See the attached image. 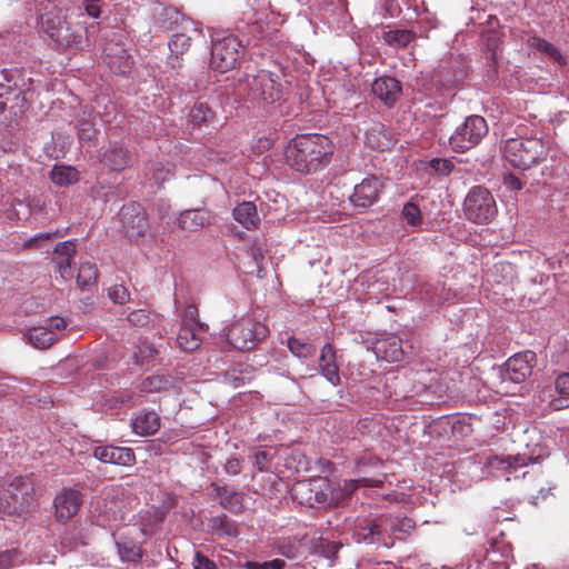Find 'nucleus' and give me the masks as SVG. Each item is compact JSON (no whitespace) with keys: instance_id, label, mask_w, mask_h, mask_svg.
Listing matches in <instances>:
<instances>
[{"instance_id":"nucleus-40","label":"nucleus","mask_w":569,"mask_h":569,"mask_svg":"<svg viewBox=\"0 0 569 569\" xmlns=\"http://www.w3.org/2000/svg\"><path fill=\"white\" fill-rule=\"evenodd\" d=\"M212 111L206 103H197L189 111V121L193 126L200 127L212 118Z\"/></svg>"},{"instance_id":"nucleus-24","label":"nucleus","mask_w":569,"mask_h":569,"mask_svg":"<svg viewBox=\"0 0 569 569\" xmlns=\"http://www.w3.org/2000/svg\"><path fill=\"white\" fill-rule=\"evenodd\" d=\"M82 37L83 27L77 26L76 28H71V26L64 19L58 27L57 31L52 33L50 39L63 48H78L82 43Z\"/></svg>"},{"instance_id":"nucleus-1","label":"nucleus","mask_w":569,"mask_h":569,"mask_svg":"<svg viewBox=\"0 0 569 569\" xmlns=\"http://www.w3.org/2000/svg\"><path fill=\"white\" fill-rule=\"evenodd\" d=\"M332 141L322 134H300L287 146L284 157L288 166L300 173H315L331 160Z\"/></svg>"},{"instance_id":"nucleus-33","label":"nucleus","mask_w":569,"mask_h":569,"mask_svg":"<svg viewBox=\"0 0 569 569\" xmlns=\"http://www.w3.org/2000/svg\"><path fill=\"white\" fill-rule=\"evenodd\" d=\"M101 161L111 170H120L127 166V152L122 146L112 144L102 153Z\"/></svg>"},{"instance_id":"nucleus-39","label":"nucleus","mask_w":569,"mask_h":569,"mask_svg":"<svg viewBox=\"0 0 569 569\" xmlns=\"http://www.w3.org/2000/svg\"><path fill=\"white\" fill-rule=\"evenodd\" d=\"M117 548L122 561L137 562L142 557L141 549L132 542H117Z\"/></svg>"},{"instance_id":"nucleus-63","label":"nucleus","mask_w":569,"mask_h":569,"mask_svg":"<svg viewBox=\"0 0 569 569\" xmlns=\"http://www.w3.org/2000/svg\"><path fill=\"white\" fill-rule=\"evenodd\" d=\"M526 569H541V568L539 565L533 563V565L528 566Z\"/></svg>"},{"instance_id":"nucleus-21","label":"nucleus","mask_w":569,"mask_h":569,"mask_svg":"<svg viewBox=\"0 0 569 569\" xmlns=\"http://www.w3.org/2000/svg\"><path fill=\"white\" fill-rule=\"evenodd\" d=\"M365 142L372 150L385 151L393 146L395 138L385 124L376 122L366 130Z\"/></svg>"},{"instance_id":"nucleus-49","label":"nucleus","mask_w":569,"mask_h":569,"mask_svg":"<svg viewBox=\"0 0 569 569\" xmlns=\"http://www.w3.org/2000/svg\"><path fill=\"white\" fill-rule=\"evenodd\" d=\"M128 321L133 326L143 327L150 321V313L144 309L132 310L128 315Z\"/></svg>"},{"instance_id":"nucleus-15","label":"nucleus","mask_w":569,"mask_h":569,"mask_svg":"<svg viewBox=\"0 0 569 569\" xmlns=\"http://www.w3.org/2000/svg\"><path fill=\"white\" fill-rule=\"evenodd\" d=\"M541 401L547 402L553 410H561L569 407V372L557 377L553 387H549L542 391Z\"/></svg>"},{"instance_id":"nucleus-3","label":"nucleus","mask_w":569,"mask_h":569,"mask_svg":"<svg viewBox=\"0 0 569 569\" xmlns=\"http://www.w3.org/2000/svg\"><path fill=\"white\" fill-rule=\"evenodd\" d=\"M550 139L511 138L505 142L503 157L515 168L526 170L532 164L546 161L553 156Z\"/></svg>"},{"instance_id":"nucleus-22","label":"nucleus","mask_w":569,"mask_h":569,"mask_svg":"<svg viewBox=\"0 0 569 569\" xmlns=\"http://www.w3.org/2000/svg\"><path fill=\"white\" fill-rule=\"evenodd\" d=\"M28 487V483L20 477H14L9 483L3 482L0 486V505L9 511L11 509L16 510L19 496L22 495Z\"/></svg>"},{"instance_id":"nucleus-57","label":"nucleus","mask_w":569,"mask_h":569,"mask_svg":"<svg viewBox=\"0 0 569 569\" xmlns=\"http://www.w3.org/2000/svg\"><path fill=\"white\" fill-rule=\"evenodd\" d=\"M503 183L510 190H520L522 188L520 179L512 173H508L505 176Z\"/></svg>"},{"instance_id":"nucleus-51","label":"nucleus","mask_w":569,"mask_h":569,"mask_svg":"<svg viewBox=\"0 0 569 569\" xmlns=\"http://www.w3.org/2000/svg\"><path fill=\"white\" fill-rule=\"evenodd\" d=\"M18 559L19 556L16 550L0 551V569L9 568L10 566L14 565Z\"/></svg>"},{"instance_id":"nucleus-14","label":"nucleus","mask_w":569,"mask_h":569,"mask_svg":"<svg viewBox=\"0 0 569 569\" xmlns=\"http://www.w3.org/2000/svg\"><path fill=\"white\" fill-rule=\"evenodd\" d=\"M383 186V181L380 178L368 176L355 186L350 199L355 206L366 208L378 200Z\"/></svg>"},{"instance_id":"nucleus-5","label":"nucleus","mask_w":569,"mask_h":569,"mask_svg":"<svg viewBox=\"0 0 569 569\" xmlns=\"http://www.w3.org/2000/svg\"><path fill=\"white\" fill-rule=\"evenodd\" d=\"M332 481L328 478H312L297 481L291 487V497L301 506L320 508L331 502Z\"/></svg>"},{"instance_id":"nucleus-37","label":"nucleus","mask_w":569,"mask_h":569,"mask_svg":"<svg viewBox=\"0 0 569 569\" xmlns=\"http://www.w3.org/2000/svg\"><path fill=\"white\" fill-rule=\"evenodd\" d=\"M288 347L291 353L299 359L310 358L316 352V347L313 345L295 337L288 339Z\"/></svg>"},{"instance_id":"nucleus-7","label":"nucleus","mask_w":569,"mask_h":569,"mask_svg":"<svg viewBox=\"0 0 569 569\" xmlns=\"http://www.w3.org/2000/svg\"><path fill=\"white\" fill-rule=\"evenodd\" d=\"M244 51L241 41L232 34L212 41L210 67L218 72L234 69Z\"/></svg>"},{"instance_id":"nucleus-52","label":"nucleus","mask_w":569,"mask_h":569,"mask_svg":"<svg viewBox=\"0 0 569 569\" xmlns=\"http://www.w3.org/2000/svg\"><path fill=\"white\" fill-rule=\"evenodd\" d=\"M50 331H56L59 337V332L67 328V321L61 317H50L43 321Z\"/></svg>"},{"instance_id":"nucleus-6","label":"nucleus","mask_w":569,"mask_h":569,"mask_svg":"<svg viewBox=\"0 0 569 569\" xmlns=\"http://www.w3.org/2000/svg\"><path fill=\"white\" fill-rule=\"evenodd\" d=\"M497 212L496 200L487 188L476 186L469 190L463 201V213L469 221L488 223Z\"/></svg>"},{"instance_id":"nucleus-32","label":"nucleus","mask_w":569,"mask_h":569,"mask_svg":"<svg viewBox=\"0 0 569 569\" xmlns=\"http://www.w3.org/2000/svg\"><path fill=\"white\" fill-rule=\"evenodd\" d=\"M233 218L247 229L254 227L259 220L256 206L249 201L241 202L233 209Z\"/></svg>"},{"instance_id":"nucleus-12","label":"nucleus","mask_w":569,"mask_h":569,"mask_svg":"<svg viewBox=\"0 0 569 569\" xmlns=\"http://www.w3.org/2000/svg\"><path fill=\"white\" fill-rule=\"evenodd\" d=\"M82 503V495L76 488H63L53 500L54 516L58 521L66 522L77 515Z\"/></svg>"},{"instance_id":"nucleus-30","label":"nucleus","mask_w":569,"mask_h":569,"mask_svg":"<svg viewBox=\"0 0 569 569\" xmlns=\"http://www.w3.org/2000/svg\"><path fill=\"white\" fill-rule=\"evenodd\" d=\"M204 330L192 329V327L181 326L177 335V345L183 351H193L201 343V333Z\"/></svg>"},{"instance_id":"nucleus-29","label":"nucleus","mask_w":569,"mask_h":569,"mask_svg":"<svg viewBox=\"0 0 569 569\" xmlns=\"http://www.w3.org/2000/svg\"><path fill=\"white\" fill-rule=\"evenodd\" d=\"M527 43L529 48L535 49L541 56H545L559 64L565 63V58L559 49L546 39L533 36L528 39Z\"/></svg>"},{"instance_id":"nucleus-10","label":"nucleus","mask_w":569,"mask_h":569,"mask_svg":"<svg viewBox=\"0 0 569 569\" xmlns=\"http://www.w3.org/2000/svg\"><path fill=\"white\" fill-rule=\"evenodd\" d=\"M122 229L127 238L134 242L144 240L149 230L147 214L138 203L123 206L120 211Z\"/></svg>"},{"instance_id":"nucleus-55","label":"nucleus","mask_w":569,"mask_h":569,"mask_svg":"<svg viewBox=\"0 0 569 569\" xmlns=\"http://www.w3.org/2000/svg\"><path fill=\"white\" fill-rule=\"evenodd\" d=\"M268 453L266 451H257L252 456V463L259 470L263 471L267 469Z\"/></svg>"},{"instance_id":"nucleus-25","label":"nucleus","mask_w":569,"mask_h":569,"mask_svg":"<svg viewBox=\"0 0 569 569\" xmlns=\"http://www.w3.org/2000/svg\"><path fill=\"white\" fill-rule=\"evenodd\" d=\"M24 336L37 349H47L58 340L56 331H50L44 323L28 329Z\"/></svg>"},{"instance_id":"nucleus-16","label":"nucleus","mask_w":569,"mask_h":569,"mask_svg":"<svg viewBox=\"0 0 569 569\" xmlns=\"http://www.w3.org/2000/svg\"><path fill=\"white\" fill-rule=\"evenodd\" d=\"M93 456L101 462L129 467L136 462V457L130 448L116 446H99L93 450Z\"/></svg>"},{"instance_id":"nucleus-43","label":"nucleus","mask_w":569,"mask_h":569,"mask_svg":"<svg viewBox=\"0 0 569 569\" xmlns=\"http://www.w3.org/2000/svg\"><path fill=\"white\" fill-rule=\"evenodd\" d=\"M198 309L193 306L184 308L181 316V326L192 327V329L206 330L204 323L198 320Z\"/></svg>"},{"instance_id":"nucleus-47","label":"nucleus","mask_w":569,"mask_h":569,"mask_svg":"<svg viewBox=\"0 0 569 569\" xmlns=\"http://www.w3.org/2000/svg\"><path fill=\"white\" fill-rule=\"evenodd\" d=\"M109 298L119 305H123L129 300V291L122 284H114L108 290Z\"/></svg>"},{"instance_id":"nucleus-48","label":"nucleus","mask_w":569,"mask_h":569,"mask_svg":"<svg viewBox=\"0 0 569 569\" xmlns=\"http://www.w3.org/2000/svg\"><path fill=\"white\" fill-rule=\"evenodd\" d=\"M12 214H14L18 220H27L31 214L30 204L24 200L16 199L12 203Z\"/></svg>"},{"instance_id":"nucleus-56","label":"nucleus","mask_w":569,"mask_h":569,"mask_svg":"<svg viewBox=\"0 0 569 569\" xmlns=\"http://www.w3.org/2000/svg\"><path fill=\"white\" fill-rule=\"evenodd\" d=\"M153 176H154V179L157 181H166L168 179H170V177L172 176V167L171 166H167V167H157L153 171Z\"/></svg>"},{"instance_id":"nucleus-36","label":"nucleus","mask_w":569,"mask_h":569,"mask_svg":"<svg viewBox=\"0 0 569 569\" xmlns=\"http://www.w3.org/2000/svg\"><path fill=\"white\" fill-rule=\"evenodd\" d=\"M64 233H66V231H62L60 229H57L52 232L37 233L33 237L23 241L22 249H33V250L42 249L47 246V243L49 241H51L52 239L59 238V237H63Z\"/></svg>"},{"instance_id":"nucleus-18","label":"nucleus","mask_w":569,"mask_h":569,"mask_svg":"<svg viewBox=\"0 0 569 569\" xmlns=\"http://www.w3.org/2000/svg\"><path fill=\"white\" fill-rule=\"evenodd\" d=\"M64 14L52 1H46L41 3L38 12V26L39 28L49 36L57 31L58 27L64 20Z\"/></svg>"},{"instance_id":"nucleus-38","label":"nucleus","mask_w":569,"mask_h":569,"mask_svg":"<svg viewBox=\"0 0 569 569\" xmlns=\"http://www.w3.org/2000/svg\"><path fill=\"white\" fill-rule=\"evenodd\" d=\"M169 386H171V381L164 376H151L141 382L140 390L144 393H151L166 390Z\"/></svg>"},{"instance_id":"nucleus-35","label":"nucleus","mask_w":569,"mask_h":569,"mask_svg":"<svg viewBox=\"0 0 569 569\" xmlns=\"http://www.w3.org/2000/svg\"><path fill=\"white\" fill-rule=\"evenodd\" d=\"M415 38V33L407 29H395L383 33V40L393 48H403Z\"/></svg>"},{"instance_id":"nucleus-54","label":"nucleus","mask_w":569,"mask_h":569,"mask_svg":"<svg viewBox=\"0 0 569 569\" xmlns=\"http://www.w3.org/2000/svg\"><path fill=\"white\" fill-rule=\"evenodd\" d=\"M71 260L72 257H58V268L62 278L71 277Z\"/></svg>"},{"instance_id":"nucleus-11","label":"nucleus","mask_w":569,"mask_h":569,"mask_svg":"<svg viewBox=\"0 0 569 569\" xmlns=\"http://www.w3.org/2000/svg\"><path fill=\"white\" fill-rule=\"evenodd\" d=\"M536 362V353L527 350L510 357L501 370V382H523L532 372Z\"/></svg>"},{"instance_id":"nucleus-28","label":"nucleus","mask_w":569,"mask_h":569,"mask_svg":"<svg viewBox=\"0 0 569 569\" xmlns=\"http://www.w3.org/2000/svg\"><path fill=\"white\" fill-rule=\"evenodd\" d=\"M376 353L388 362L400 361L403 357L400 340L397 337H389L376 345Z\"/></svg>"},{"instance_id":"nucleus-4","label":"nucleus","mask_w":569,"mask_h":569,"mask_svg":"<svg viewBox=\"0 0 569 569\" xmlns=\"http://www.w3.org/2000/svg\"><path fill=\"white\" fill-rule=\"evenodd\" d=\"M238 92L253 102L273 103L281 98L282 87L279 76L267 70L247 74L238 83Z\"/></svg>"},{"instance_id":"nucleus-19","label":"nucleus","mask_w":569,"mask_h":569,"mask_svg":"<svg viewBox=\"0 0 569 569\" xmlns=\"http://www.w3.org/2000/svg\"><path fill=\"white\" fill-rule=\"evenodd\" d=\"M371 91L381 102L391 107L401 93V84L392 77H380L372 82Z\"/></svg>"},{"instance_id":"nucleus-13","label":"nucleus","mask_w":569,"mask_h":569,"mask_svg":"<svg viewBox=\"0 0 569 569\" xmlns=\"http://www.w3.org/2000/svg\"><path fill=\"white\" fill-rule=\"evenodd\" d=\"M541 448L535 449L531 453H517L515 456H492L488 458V465L493 470L505 472H516L518 469L526 467L529 462H537L541 457Z\"/></svg>"},{"instance_id":"nucleus-9","label":"nucleus","mask_w":569,"mask_h":569,"mask_svg":"<svg viewBox=\"0 0 569 569\" xmlns=\"http://www.w3.org/2000/svg\"><path fill=\"white\" fill-rule=\"evenodd\" d=\"M487 133L486 120L480 116H471L450 136L449 143L453 151L465 152L477 146Z\"/></svg>"},{"instance_id":"nucleus-8","label":"nucleus","mask_w":569,"mask_h":569,"mask_svg":"<svg viewBox=\"0 0 569 569\" xmlns=\"http://www.w3.org/2000/svg\"><path fill=\"white\" fill-rule=\"evenodd\" d=\"M267 333L268 328L263 323L249 318L237 320L223 330L229 345L239 350L252 349Z\"/></svg>"},{"instance_id":"nucleus-26","label":"nucleus","mask_w":569,"mask_h":569,"mask_svg":"<svg viewBox=\"0 0 569 569\" xmlns=\"http://www.w3.org/2000/svg\"><path fill=\"white\" fill-rule=\"evenodd\" d=\"M380 527L372 519H361L355 526L353 538L357 542L377 543L380 540Z\"/></svg>"},{"instance_id":"nucleus-41","label":"nucleus","mask_w":569,"mask_h":569,"mask_svg":"<svg viewBox=\"0 0 569 569\" xmlns=\"http://www.w3.org/2000/svg\"><path fill=\"white\" fill-rule=\"evenodd\" d=\"M97 279V268L90 262H84L80 266L77 282L80 287L86 288L91 286Z\"/></svg>"},{"instance_id":"nucleus-60","label":"nucleus","mask_w":569,"mask_h":569,"mask_svg":"<svg viewBox=\"0 0 569 569\" xmlns=\"http://www.w3.org/2000/svg\"><path fill=\"white\" fill-rule=\"evenodd\" d=\"M86 11H87L88 16H90L92 18H98L100 16V8L93 3L87 4Z\"/></svg>"},{"instance_id":"nucleus-27","label":"nucleus","mask_w":569,"mask_h":569,"mask_svg":"<svg viewBox=\"0 0 569 569\" xmlns=\"http://www.w3.org/2000/svg\"><path fill=\"white\" fill-rule=\"evenodd\" d=\"M363 483L366 487L372 486L369 479H345L339 482L332 481L331 502L332 505H339L350 497V495L358 488L359 483Z\"/></svg>"},{"instance_id":"nucleus-59","label":"nucleus","mask_w":569,"mask_h":569,"mask_svg":"<svg viewBox=\"0 0 569 569\" xmlns=\"http://www.w3.org/2000/svg\"><path fill=\"white\" fill-rule=\"evenodd\" d=\"M166 18H169L170 20H173V23H178L181 14L180 12L173 10V9H164L162 13Z\"/></svg>"},{"instance_id":"nucleus-20","label":"nucleus","mask_w":569,"mask_h":569,"mask_svg":"<svg viewBox=\"0 0 569 569\" xmlns=\"http://www.w3.org/2000/svg\"><path fill=\"white\" fill-rule=\"evenodd\" d=\"M211 213L207 209H187L179 213L177 218V226L184 230L194 232L203 227L210 224Z\"/></svg>"},{"instance_id":"nucleus-58","label":"nucleus","mask_w":569,"mask_h":569,"mask_svg":"<svg viewBox=\"0 0 569 569\" xmlns=\"http://www.w3.org/2000/svg\"><path fill=\"white\" fill-rule=\"evenodd\" d=\"M224 469L230 475H238L241 470L240 468V461L237 458H230L227 460L224 465Z\"/></svg>"},{"instance_id":"nucleus-31","label":"nucleus","mask_w":569,"mask_h":569,"mask_svg":"<svg viewBox=\"0 0 569 569\" xmlns=\"http://www.w3.org/2000/svg\"><path fill=\"white\" fill-rule=\"evenodd\" d=\"M160 427V418L154 411L139 415L132 422L133 431L140 436L154 433Z\"/></svg>"},{"instance_id":"nucleus-17","label":"nucleus","mask_w":569,"mask_h":569,"mask_svg":"<svg viewBox=\"0 0 569 569\" xmlns=\"http://www.w3.org/2000/svg\"><path fill=\"white\" fill-rule=\"evenodd\" d=\"M103 60L114 73L124 74L132 67V58L120 43H108L103 48Z\"/></svg>"},{"instance_id":"nucleus-53","label":"nucleus","mask_w":569,"mask_h":569,"mask_svg":"<svg viewBox=\"0 0 569 569\" xmlns=\"http://www.w3.org/2000/svg\"><path fill=\"white\" fill-rule=\"evenodd\" d=\"M54 252L58 257H72L74 253V242L72 240L59 242L54 248Z\"/></svg>"},{"instance_id":"nucleus-61","label":"nucleus","mask_w":569,"mask_h":569,"mask_svg":"<svg viewBox=\"0 0 569 569\" xmlns=\"http://www.w3.org/2000/svg\"><path fill=\"white\" fill-rule=\"evenodd\" d=\"M251 256H252L253 260L257 262V264L259 266V260L262 259L263 254H262L261 249L258 246L253 244L251 247Z\"/></svg>"},{"instance_id":"nucleus-44","label":"nucleus","mask_w":569,"mask_h":569,"mask_svg":"<svg viewBox=\"0 0 569 569\" xmlns=\"http://www.w3.org/2000/svg\"><path fill=\"white\" fill-rule=\"evenodd\" d=\"M401 214L403 220L412 227L419 226L421 223L420 209L412 202H407L403 206Z\"/></svg>"},{"instance_id":"nucleus-34","label":"nucleus","mask_w":569,"mask_h":569,"mask_svg":"<svg viewBox=\"0 0 569 569\" xmlns=\"http://www.w3.org/2000/svg\"><path fill=\"white\" fill-rule=\"evenodd\" d=\"M51 181L60 187L69 186L78 181V171L68 166H54L50 172Z\"/></svg>"},{"instance_id":"nucleus-50","label":"nucleus","mask_w":569,"mask_h":569,"mask_svg":"<svg viewBox=\"0 0 569 569\" xmlns=\"http://www.w3.org/2000/svg\"><path fill=\"white\" fill-rule=\"evenodd\" d=\"M193 569H219L213 560L201 552H196L192 559Z\"/></svg>"},{"instance_id":"nucleus-2","label":"nucleus","mask_w":569,"mask_h":569,"mask_svg":"<svg viewBox=\"0 0 569 569\" xmlns=\"http://www.w3.org/2000/svg\"><path fill=\"white\" fill-rule=\"evenodd\" d=\"M32 80L19 70L4 73V82L0 83V116L3 121L17 120L28 108Z\"/></svg>"},{"instance_id":"nucleus-62","label":"nucleus","mask_w":569,"mask_h":569,"mask_svg":"<svg viewBox=\"0 0 569 569\" xmlns=\"http://www.w3.org/2000/svg\"><path fill=\"white\" fill-rule=\"evenodd\" d=\"M495 267L497 269L500 268L501 270H506V269H509L510 271L512 270L511 266L508 263H499V264H496Z\"/></svg>"},{"instance_id":"nucleus-45","label":"nucleus","mask_w":569,"mask_h":569,"mask_svg":"<svg viewBox=\"0 0 569 569\" xmlns=\"http://www.w3.org/2000/svg\"><path fill=\"white\" fill-rule=\"evenodd\" d=\"M284 566L286 562L279 558L269 561H247L243 563L246 569H283Z\"/></svg>"},{"instance_id":"nucleus-23","label":"nucleus","mask_w":569,"mask_h":569,"mask_svg":"<svg viewBox=\"0 0 569 569\" xmlns=\"http://www.w3.org/2000/svg\"><path fill=\"white\" fill-rule=\"evenodd\" d=\"M319 370L332 386L340 383L339 367L336 362V352L331 343H326L321 349Z\"/></svg>"},{"instance_id":"nucleus-42","label":"nucleus","mask_w":569,"mask_h":569,"mask_svg":"<svg viewBox=\"0 0 569 569\" xmlns=\"http://www.w3.org/2000/svg\"><path fill=\"white\" fill-rule=\"evenodd\" d=\"M190 37L184 33H174L171 37L168 46L176 60H178L179 54H183L190 48Z\"/></svg>"},{"instance_id":"nucleus-46","label":"nucleus","mask_w":569,"mask_h":569,"mask_svg":"<svg viewBox=\"0 0 569 569\" xmlns=\"http://www.w3.org/2000/svg\"><path fill=\"white\" fill-rule=\"evenodd\" d=\"M96 134L93 121L91 119L80 120L78 123V136L80 140L90 141Z\"/></svg>"}]
</instances>
